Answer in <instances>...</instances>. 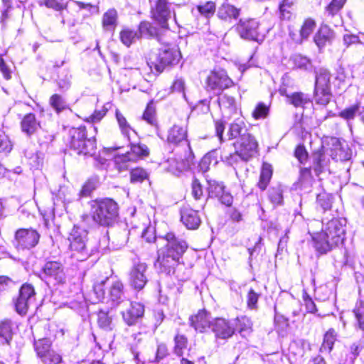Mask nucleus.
Here are the masks:
<instances>
[{
	"label": "nucleus",
	"instance_id": "1",
	"mask_svg": "<svg viewBox=\"0 0 364 364\" xmlns=\"http://www.w3.org/2000/svg\"><path fill=\"white\" fill-rule=\"evenodd\" d=\"M164 240L166 243L158 251L157 263L161 272L170 274L178 264L188 245L184 240L177 238L172 232L167 233Z\"/></svg>",
	"mask_w": 364,
	"mask_h": 364
},
{
	"label": "nucleus",
	"instance_id": "2",
	"mask_svg": "<svg viewBox=\"0 0 364 364\" xmlns=\"http://www.w3.org/2000/svg\"><path fill=\"white\" fill-rule=\"evenodd\" d=\"M345 229L342 221L333 219L328 221L321 232L312 236L316 250L326 254L341 244L344 240Z\"/></svg>",
	"mask_w": 364,
	"mask_h": 364
},
{
	"label": "nucleus",
	"instance_id": "3",
	"mask_svg": "<svg viewBox=\"0 0 364 364\" xmlns=\"http://www.w3.org/2000/svg\"><path fill=\"white\" fill-rule=\"evenodd\" d=\"M92 220L102 226L112 225L118 216V205L110 198L92 200L90 203Z\"/></svg>",
	"mask_w": 364,
	"mask_h": 364
},
{
	"label": "nucleus",
	"instance_id": "4",
	"mask_svg": "<svg viewBox=\"0 0 364 364\" xmlns=\"http://www.w3.org/2000/svg\"><path fill=\"white\" fill-rule=\"evenodd\" d=\"M181 58V52L178 48L164 46L159 50L156 60L151 62V65L147 63L140 70V74L143 75V77L146 80H148L146 75L148 71L151 70L152 66H154L157 73H161L166 68L178 64Z\"/></svg>",
	"mask_w": 364,
	"mask_h": 364
},
{
	"label": "nucleus",
	"instance_id": "5",
	"mask_svg": "<svg viewBox=\"0 0 364 364\" xmlns=\"http://www.w3.org/2000/svg\"><path fill=\"white\" fill-rule=\"evenodd\" d=\"M136 137L137 136H132L131 141H129L131 149L130 151L125 154L115 156V166L119 171L127 170L130 166V163H134L139 159L149 155V151L148 147L144 144L136 143L135 139Z\"/></svg>",
	"mask_w": 364,
	"mask_h": 364
},
{
	"label": "nucleus",
	"instance_id": "6",
	"mask_svg": "<svg viewBox=\"0 0 364 364\" xmlns=\"http://www.w3.org/2000/svg\"><path fill=\"white\" fill-rule=\"evenodd\" d=\"M70 148L77 154H92L96 147L94 137L87 138L85 127L73 128L70 131Z\"/></svg>",
	"mask_w": 364,
	"mask_h": 364
},
{
	"label": "nucleus",
	"instance_id": "7",
	"mask_svg": "<svg viewBox=\"0 0 364 364\" xmlns=\"http://www.w3.org/2000/svg\"><path fill=\"white\" fill-rule=\"evenodd\" d=\"M331 73L321 68L316 71V82L314 87L315 100L316 103L326 105L331 100Z\"/></svg>",
	"mask_w": 364,
	"mask_h": 364
},
{
	"label": "nucleus",
	"instance_id": "8",
	"mask_svg": "<svg viewBox=\"0 0 364 364\" xmlns=\"http://www.w3.org/2000/svg\"><path fill=\"white\" fill-rule=\"evenodd\" d=\"M87 232L85 230L74 226L70 232L68 240L70 250L73 252V257L77 260L83 261L88 256L86 247Z\"/></svg>",
	"mask_w": 364,
	"mask_h": 364
},
{
	"label": "nucleus",
	"instance_id": "9",
	"mask_svg": "<svg viewBox=\"0 0 364 364\" xmlns=\"http://www.w3.org/2000/svg\"><path fill=\"white\" fill-rule=\"evenodd\" d=\"M40 237V233L32 228H19L15 232L12 244L18 252L30 250L38 244Z\"/></svg>",
	"mask_w": 364,
	"mask_h": 364
},
{
	"label": "nucleus",
	"instance_id": "10",
	"mask_svg": "<svg viewBox=\"0 0 364 364\" xmlns=\"http://www.w3.org/2000/svg\"><path fill=\"white\" fill-rule=\"evenodd\" d=\"M36 300V292L34 287L30 284H23L20 289L18 297L14 300L16 312L23 316L26 314L29 307Z\"/></svg>",
	"mask_w": 364,
	"mask_h": 364
},
{
	"label": "nucleus",
	"instance_id": "11",
	"mask_svg": "<svg viewBox=\"0 0 364 364\" xmlns=\"http://www.w3.org/2000/svg\"><path fill=\"white\" fill-rule=\"evenodd\" d=\"M236 30L240 36L246 40L260 42L264 37L259 28V22L255 19L240 20Z\"/></svg>",
	"mask_w": 364,
	"mask_h": 364
},
{
	"label": "nucleus",
	"instance_id": "12",
	"mask_svg": "<svg viewBox=\"0 0 364 364\" xmlns=\"http://www.w3.org/2000/svg\"><path fill=\"white\" fill-rule=\"evenodd\" d=\"M232 85V80L228 76L224 70H215L210 72L205 80L207 90H212L216 92L228 88Z\"/></svg>",
	"mask_w": 364,
	"mask_h": 364
},
{
	"label": "nucleus",
	"instance_id": "13",
	"mask_svg": "<svg viewBox=\"0 0 364 364\" xmlns=\"http://www.w3.org/2000/svg\"><path fill=\"white\" fill-rule=\"evenodd\" d=\"M42 274V278L47 283L62 284L65 280L64 267L57 261L47 262L43 267Z\"/></svg>",
	"mask_w": 364,
	"mask_h": 364
},
{
	"label": "nucleus",
	"instance_id": "14",
	"mask_svg": "<svg viewBox=\"0 0 364 364\" xmlns=\"http://www.w3.org/2000/svg\"><path fill=\"white\" fill-rule=\"evenodd\" d=\"M147 265L146 263L136 262H134L130 272L129 281L130 285L136 290H141L148 282L146 274Z\"/></svg>",
	"mask_w": 364,
	"mask_h": 364
},
{
	"label": "nucleus",
	"instance_id": "15",
	"mask_svg": "<svg viewBox=\"0 0 364 364\" xmlns=\"http://www.w3.org/2000/svg\"><path fill=\"white\" fill-rule=\"evenodd\" d=\"M235 145L237 154L230 157L233 158L238 155L245 161H247L256 152L257 148V142L250 134L238 139Z\"/></svg>",
	"mask_w": 364,
	"mask_h": 364
},
{
	"label": "nucleus",
	"instance_id": "16",
	"mask_svg": "<svg viewBox=\"0 0 364 364\" xmlns=\"http://www.w3.org/2000/svg\"><path fill=\"white\" fill-rule=\"evenodd\" d=\"M123 304L126 307V309L121 312L124 321L128 326L135 325L139 319L144 316V306L140 303L132 302L129 300L123 301Z\"/></svg>",
	"mask_w": 364,
	"mask_h": 364
},
{
	"label": "nucleus",
	"instance_id": "17",
	"mask_svg": "<svg viewBox=\"0 0 364 364\" xmlns=\"http://www.w3.org/2000/svg\"><path fill=\"white\" fill-rule=\"evenodd\" d=\"M212 332L217 339L226 340L235 332V324L223 318H215L212 321Z\"/></svg>",
	"mask_w": 364,
	"mask_h": 364
},
{
	"label": "nucleus",
	"instance_id": "18",
	"mask_svg": "<svg viewBox=\"0 0 364 364\" xmlns=\"http://www.w3.org/2000/svg\"><path fill=\"white\" fill-rule=\"evenodd\" d=\"M329 144L331 146L330 151L333 159L345 161L351 158V151L345 141L332 137L330 139Z\"/></svg>",
	"mask_w": 364,
	"mask_h": 364
},
{
	"label": "nucleus",
	"instance_id": "19",
	"mask_svg": "<svg viewBox=\"0 0 364 364\" xmlns=\"http://www.w3.org/2000/svg\"><path fill=\"white\" fill-rule=\"evenodd\" d=\"M152 18L162 28H168V20L171 16L170 4L166 0H157L155 6L151 10Z\"/></svg>",
	"mask_w": 364,
	"mask_h": 364
},
{
	"label": "nucleus",
	"instance_id": "20",
	"mask_svg": "<svg viewBox=\"0 0 364 364\" xmlns=\"http://www.w3.org/2000/svg\"><path fill=\"white\" fill-rule=\"evenodd\" d=\"M187 136L188 131L186 127L174 124L168 130L166 140L168 144L176 146L186 145L190 149Z\"/></svg>",
	"mask_w": 364,
	"mask_h": 364
},
{
	"label": "nucleus",
	"instance_id": "21",
	"mask_svg": "<svg viewBox=\"0 0 364 364\" xmlns=\"http://www.w3.org/2000/svg\"><path fill=\"white\" fill-rule=\"evenodd\" d=\"M213 318L210 314L205 310H201L197 314L190 318L191 326L199 333H205L212 328Z\"/></svg>",
	"mask_w": 364,
	"mask_h": 364
},
{
	"label": "nucleus",
	"instance_id": "22",
	"mask_svg": "<svg viewBox=\"0 0 364 364\" xmlns=\"http://www.w3.org/2000/svg\"><path fill=\"white\" fill-rule=\"evenodd\" d=\"M181 220L189 230L198 229L201 223L198 211L188 207L181 210Z\"/></svg>",
	"mask_w": 364,
	"mask_h": 364
},
{
	"label": "nucleus",
	"instance_id": "23",
	"mask_svg": "<svg viewBox=\"0 0 364 364\" xmlns=\"http://www.w3.org/2000/svg\"><path fill=\"white\" fill-rule=\"evenodd\" d=\"M218 102L223 117L230 118L236 113L237 106L234 97L223 94L218 97Z\"/></svg>",
	"mask_w": 364,
	"mask_h": 364
},
{
	"label": "nucleus",
	"instance_id": "24",
	"mask_svg": "<svg viewBox=\"0 0 364 364\" xmlns=\"http://www.w3.org/2000/svg\"><path fill=\"white\" fill-rule=\"evenodd\" d=\"M247 131V126L244 119L238 118L230 124L227 135L228 139H237L238 140L248 135Z\"/></svg>",
	"mask_w": 364,
	"mask_h": 364
},
{
	"label": "nucleus",
	"instance_id": "25",
	"mask_svg": "<svg viewBox=\"0 0 364 364\" xmlns=\"http://www.w3.org/2000/svg\"><path fill=\"white\" fill-rule=\"evenodd\" d=\"M41 128V123L34 114H26L21 122V129L26 136H31Z\"/></svg>",
	"mask_w": 364,
	"mask_h": 364
},
{
	"label": "nucleus",
	"instance_id": "26",
	"mask_svg": "<svg viewBox=\"0 0 364 364\" xmlns=\"http://www.w3.org/2000/svg\"><path fill=\"white\" fill-rule=\"evenodd\" d=\"M115 115L120 131L127 138V140L131 141L132 136H136V132L131 127L126 118L117 109H116Z\"/></svg>",
	"mask_w": 364,
	"mask_h": 364
},
{
	"label": "nucleus",
	"instance_id": "27",
	"mask_svg": "<svg viewBox=\"0 0 364 364\" xmlns=\"http://www.w3.org/2000/svg\"><path fill=\"white\" fill-rule=\"evenodd\" d=\"M240 15V10L230 4H223L218 11V16L224 21L236 19Z\"/></svg>",
	"mask_w": 364,
	"mask_h": 364
},
{
	"label": "nucleus",
	"instance_id": "28",
	"mask_svg": "<svg viewBox=\"0 0 364 364\" xmlns=\"http://www.w3.org/2000/svg\"><path fill=\"white\" fill-rule=\"evenodd\" d=\"M117 12L111 9L105 12L102 16V26L105 30L114 31L117 25Z\"/></svg>",
	"mask_w": 364,
	"mask_h": 364
},
{
	"label": "nucleus",
	"instance_id": "29",
	"mask_svg": "<svg viewBox=\"0 0 364 364\" xmlns=\"http://www.w3.org/2000/svg\"><path fill=\"white\" fill-rule=\"evenodd\" d=\"M337 334L333 328H330L324 335L323 343L320 347V352L322 353H330L332 350Z\"/></svg>",
	"mask_w": 364,
	"mask_h": 364
},
{
	"label": "nucleus",
	"instance_id": "30",
	"mask_svg": "<svg viewBox=\"0 0 364 364\" xmlns=\"http://www.w3.org/2000/svg\"><path fill=\"white\" fill-rule=\"evenodd\" d=\"M12 327L10 321H4L0 323V343L9 344L12 339Z\"/></svg>",
	"mask_w": 364,
	"mask_h": 364
},
{
	"label": "nucleus",
	"instance_id": "31",
	"mask_svg": "<svg viewBox=\"0 0 364 364\" xmlns=\"http://www.w3.org/2000/svg\"><path fill=\"white\" fill-rule=\"evenodd\" d=\"M272 168L271 165L267 163H264L262 167L259 181L258 182L259 188L264 191L269 184V182L272 178Z\"/></svg>",
	"mask_w": 364,
	"mask_h": 364
},
{
	"label": "nucleus",
	"instance_id": "32",
	"mask_svg": "<svg viewBox=\"0 0 364 364\" xmlns=\"http://www.w3.org/2000/svg\"><path fill=\"white\" fill-rule=\"evenodd\" d=\"M272 168L271 165L267 163H264L262 167L259 181L258 182L259 188L264 191L269 184V182L272 178Z\"/></svg>",
	"mask_w": 364,
	"mask_h": 364
},
{
	"label": "nucleus",
	"instance_id": "33",
	"mask_svg": "<svg viewBox=\"0 0 364 364\" xmlns=\"http://www.w3.org/2000/svg\"><path fill=\"white\" fill-rule=\"evenodd\" d=\"M332 37V32L327 27L321 28L314 36V42L320 48L324 47Z\"/></svg>",
	"mask_w": 364,
	"mask_h": 364
},
{
	"label": "nucleus",
	"instance_id": "34",
	"mask_svg": "<svg viewBox=\"0 0 364 364\" xmlns=\"http://www.w3.org/2000/svg\"><path fill=\"white\" fill-rule=\"evenodd\" d=\"M288 102L295 107H304L309 103V97L302 92H294L291 95H287Z\"/></svg>",
	"mask_w": 364,
	"mask_h": 364
},
{
	"label": "nucleus",
	"instance_id": "35",
	"mask_svg": "<svg viewBox=\"0 0 364 364\" xmlns=\"http://www.w3.org/2000/svg\"><path fill=\"white\" fill-rule=\"evenodd\" d=\"M123 289L124 286L120 281L117 280L113 282L109 289L110 299L113 301L119 304L124 295Z\"/></svg>",
	"mask_w": 364,
	"mask_h": 364
},
{
	"label": "nucleus",
	"instance_id": "36",
	"mask_svg": "<svg viewBox=\"0 0 364 364\" xmlns=\"http://www.w3.org/2000/svg\"><path fill=\"white\" fill-rule=\"evenodd\" d=\"M290 61L299 69L308 70L311 68V60L301 54H294L290 58Z\"/></svg>",
	"mask_w": 364,
	"mask_h": 364
},
{
	"label": "nucleus",
	"instance_id": "37",
	"mask_svg": "<svg viewBox=\"0 0 364 364\" xmlns=\"http://www.w3.org/2000/svg\"><path fill=\"white\" fill-rule=\"evenodd\" d=\"M35 350L38 356L41 358L51 349V341L48 338H41L34 343Z\"/></svg>",
	"mask_w": 364,
	"mask_h": 364
},
{
	"label": "nucleus",
	"instance_id": "38",
	"mask_svg": "<svg viewBox=\"0 0 364 364\" xmlns=\"http://www.w3.org/2000/svg\"><path fill=\"white\" fill-rule=\"evenodd\" d=\"M360 104L355 103L348 107L345 108L342 111H341L338 114V116L342 119L349 122L350 120H353L356 115L360 114Z\"/></svg>",
	"mask_w": 364,
	"mask_h": 364
},
{
	"label": "nucleus",
	"instance_id": "39",
	"mask_svg": "<svg viewBox=\"0 0 364 364\" xmlns=\"http://www.w3.org/2000/svg\"><path fill=\"white\" fill-rule=\"evenodd\" d=\"M139 38V35L136 31L124 28L120 32V40L127 47L130 46Z\"/></svg>",
	"mask_w": 364,
	"mask_h": 364
},
{
	"label": "nucleus",
	"instance_id": "40",
	"mask_svg": "<svg viewBox=\"0 0 364 364\" xmlns=\"http://www.w3.org/2000/svg\"><path fill=\"white\" fill-rule=\"evenodd\" d=\"M316 26V23L313 18H308L305 19L300 29V37L301 40L307 39L314 32Z\"/></svg>",
	"mask_w": 364,
	"mask_h": 364
},
{
	"label": "nucleus",
	"instance_id": "41",
	"mask_svg": "<svg viewBox=\"0 0 364 364\" xmlns=\"http://www.w3.org/2000/svg\"><path fill=\"white\" fill-rule=\"evenodd\" d=\"M238 330L242 336L249 335L252 331V323L251 320L247 316H242L237 318Z\"/></svg>",
	"mask_w": 364,
	"mask_h": 364
},
{
	"label": "nucleus",
	"instance_id": "42",
	"mask_svg": "<svg viewBox=\"0 0 364 364\" xmlns=\"http://www.w3.org/2000/svg\"><path fill=\"white\" fill-rule=\"evenodd\" d=\"M208 183V191L210 197L218 198L225 190L223 184L218 183L215 180H207Z\"/></svg>",
	"mask_w": 364,
	"mask_h": 364
},
{
	"label": "nucleus",
	"instance_id": "43",
	"mask_svg": "<svg viewBox=\"0 0 364 364\" xmlns=\"http://www.w3.org/2000/svg\"><path fill=\"white\" fill-rule=\"evenodd\" d=\"M332 196L325 191L317 195L316 203L324 211L329 210L332 204Z\"/></svg>",
	"mask_w": 364,
	"mask_h": 364
},
{
	"label": "nucleus",
	"instance_id": "44",
	"mask_svg": "<svg viewBox=\"0 0 364 364\" xmlns=\"http://www.w3.org/2000/svg\"><path fill=\"white\" fill-rule=\"evenodd\" d=\"M149 173L142 168H136L130 171V181L132 183H141L148 178Z\"/></svg>",
	"mask_w": 364,
	"mask_h": 364
},
{
	"label": "nucleus",
	"instance_id": "45",
	"mask_svg": "<svg viewBox=\"0 0 364 364\" xmlns=\"http://www.w3.org/2000/svg\"><path fill=\"white\" fill-rule=\"evenodd\" d=\"M313 177L311 171L308 168H303L300 172L299 183L301 188H308L311 186Z\"/></svg>",
	"mask_w": 364,
	"mask_h": 364
},
{
	"label": "nucleus",
	"instance_id": "46",
	"mask_svg": "<svg viewBox=\"0 0 364 364\" xmlns=\"http://www.w3.org/2000/svg\"><path fill=\"white\" fill-rule=\"evenodd\" d=\"M41 359L44 364H59L62 361L60 355L52 349Z\"/></svg>",
	"mask_w": 364,
	"mask_h": 364
},
{
	"label": "nucleus",
	"instance_id": "47",
	"mask_svg": "<svg viewBox=\"0 0 364 364\" xmlns=\"http://www.w3.org/2000/svg\"><path fill=\"white\" fill-rule=\"evenodd\" d=\"M175 347H174V353L178 356H181L183 355V350L186 348L187 346V339L185 336L182 335H177L175 337Z\"/></svg>",
	"mask_w": 364,
	"mask_h": 364
},
{
	"label": "nucleus",
	"instance_id": "48",
	"mask_svg": "<svg viewBox=\"0 0 364 364\" xmlns=\"http://www.w3.org/2000/svg\"><path fill=\"white\" fill-rule=\"evenodd\" d=\"M50 104L57 112H60L66 107L65 101L58 94H55L50 97Z\"/></svg>",
	"mask_w": 364,
	"mask_h": 364
},
{
	"label": "nucleus",
	"instance_id": "49",
	"mask_svg": "<svg viewBox=\"0 0 364 364\" xmlns=\"http://www.w3.org/2000/svg\"><path fill=\"white\" fill-rule=\"evenodd\" d=\"M111 105L109 103L106 104L100 110H95V112L87 119V120L92 123L100 122L105 117Z\"/></svg>",
	"mask_w": 364,
	"mask_h": 364
},
{
	"label": "nucleus",
	"instance_id": "50",
	"mask_svg": "<svg viewBox=\"0 0 364 364\" xmlns=\"http://www.w3.org/2000/svg\"><path fill=\"white\" fill-rule=\"evenodd\" d=\"M346 0H333L326 7V13L329 16H333L341 10V9L343 6Z\"/></svg>",
	"mask_w": 364,
	"mask_h": 364
},
{
	"label": "nucleus",
	"instance_id": "51",
	"mask_svg": "<svg viewBox=\"0 0 364 364\" xmlns=\"http://www.w3.org/2000/svg\"><path fill=\"white\" fill-rule=\"evenodd\" d=\"M67 0H44V4L46 7L60 11L65 9Z\"/></svg>",
	"mask_w": 364,
	"mask_h": 364
},
{
	"label": "nucleus",
	"instance_id": "52",
	"mask_svg": "<svg viewBox=\"0 0 364 364\" xmlns=\"http://www.w3.org/2000/svg\"><path fill=\"white\" fill-rule=\"evenodd\" d=\"M12 149V144L9 137L0 130V151L9 153Z\"/></svg>",
	"mask_w": 364,
	"mask_h": 364
},
{
	"label": "nucleus",
	"instance_id": "53",
	"mask_svg": "<svg viewBox=\"0 0 364 364\" xmlns=\"http://www.w3.org/2000/svg\"><path fill=\"white\" fill-rule=\"evenodd\" d=\"M97 183L94 180H88L82 187L80 197H87L96 188Z\"/></svg>",
	"mask_w": 364,
	"mask_h": 364
},
{
	"label": "nucleus",
	"instance_id": "54",
	"mask_svg": "<svg viewBox=\"0 0 364 364\" xmlns=\"http://www.w3.org/2000/svg\"><path fill=\"white\" fill-rule=\"evenodd\" d=\"M139 31L140 35L153 36L156 34V31L154 27L151 26L149 22H141L139 26Z\"/></svg>",
	"mask_w": 364,
	"mask_h": 364
},
{
	"label": "nucleus",
	"instance_id": "55",
	"mask_svg": "<svg viewBox=\"0 0 364 364\" xmlns=\"http://www.w3.org/2000/svg\"><path fill=\"white\" fill-rule=\"evenodd\" d=\"M259 295L256 293L253 289H250L248 291L247 296V306L250 309H256L257 308V301Z\"/></svg>",
	"mask_w": 364,
	"mask_h": 364
},
{
	"label": "nucleus",
	"instance_id": "56",
	"mask_svg": "<svg viewBox=\"0 0 364 364\" xmlns=\"http://www.w3.org/2000/svg\"><path fill=\"white\" fill-rule=\"evenodd\" d=\"M98 323L102 328L111 329L112 318L107 312L100 311L98 315Z\"/></svg>",
	"mask_w": 364,
	"mask_h": 364
},
{
	"label": "nucleus",
	"instance_id": "57",
	"mask_svg": "<svg viewBox=\"0 0 364 364\" xmlns=\"http://www.w3.org/2000/svg\"><path fill=\"white\" fill-rule=\"evenodd\" d=\"M343 44L348 48L351 45L360 44L364 48V43L363 44L359 37L354 34L346 33L343 36Z\"/></svg>",
	"mask_w": 364,
	"mask_h": 364
},
{
	"label": "nucleus",
	"instance_id": "58",
	"mask_svg": "<svg viewBox=\"0 0 364 364\" xmlns=\"http://www.w3.org/2000/svg\"><path fill=\"white\" fill-rule=\"evenodd\" d=\"M143 119L152 126L156 125L154 109L151 106H147L143 114Z\"/></svg>",
	"mask_w": 364,
	"mask_h": 364
},
{
	"label": "nucleus",
	"instance_id": "59",
	"mask_svg": "<svg viewBox=\"0 0 364 364\" xmlns=\"http://www.w3.org/2000/svg\"><path fill=\"white\" fill-rule=\"evenodd\" d=\"M107 277L105 279H102L100 282L96 283L93 286L94 292L97 296V299L98 301H102L105 298V289L104 285L107 280Z\"/></svg>",
	"mask_w": 364,
	"mask_h": 364
},
{
	"label": "nucleus",
	"instance_id": "60",
	"mask_svg": "<svg viewBox=\"0 0 364 364\" xmlns=\"http://www.w3.org/2000/svg\"><path fill=\"white\" fill-rule=\"evenodd\" d=\"M185 81L182 78H177L174 80V82H173V85L171 86V91L173 92H179V93H182L183 97L185 98L186 97V94H185Z\"/></svg>",
	"mask_w": 364,
	"mask_h": 364
},
{
	"label": "nucleus",
	"instance_id": "61",
	"mask_svg": "<svg viewBox=\"0 0 364 364\" xmlns=\"http://www.w3.org/2000/svg\"><path fill=\"white\" fill-rule=\"evenodd\" d=\"M215 9V4L212 1H208L205 3L204 5H200L198 6V11L205 16H208V15L213 14Z\"/></svg>",
	"mask_w": 364,
	"mask_h": 364
},
{
	"label": "nucleus",
	"instance_id": "62",
	"mask_svg": "<svg viewBox=\"0 0 364 364\" xmlns=\"http://www.w3.org/2000/svg\"><path fill=\"white\" fill-rule=\"evenodd\" d=\"M192 195L196 200L200 199L203 196L202 186L196 178H194L192 182Z\"/></svg>",
	"mask_w": 364,
	"mask_h": 364
},
{
	"label": "nucleus",
	"instance_id": "63",
	"mask_svg": "<svg viewBox=\"0 0 364 364\" xmlns=\"http://www.w3.org/2000/svg\"><path fill=\"white\" fill-rule=\"evenodd\" d=\"M269 109L264 104H259L253 112V117L255 119L264 118L268 114Z\"/></svg>",
	"mask_w": 364,
	"mask_h": 364
},
{
	"label": "nucleus",
	"instance_id": "64",
	"mask_svg": "<svg viewBox=\"0 0 364 364\" xmlns=\"http://www.w3.org/2000/svg\"><path fill=\"white\" fill-rule=\"evenodd\" d=\"M294 154L301 163H304L307 159V152L303 146H298Z\"/></svg>",
	"mask_w": 364,
	"mask_h": 364
}]
</instances>
